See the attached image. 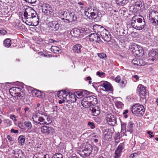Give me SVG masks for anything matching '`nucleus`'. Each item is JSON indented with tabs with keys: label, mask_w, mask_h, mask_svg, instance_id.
I'll return each mask as SVG.
<instances>
[{
	"label": "nucleus",
	"mask_w": 158,
	"mask_h": 158,
	"mask_svg": "<svg viewBox=\"0 0 158 158\" xmlns=\"http://www.w3.org/2000/svg\"><path fill=\"white\" fill-rule=\"evenodd\" d=\"M42 10L43 13L47 14L48 15H53L54 10L52 9L50 5L46 3H44L42 5Z\"/></svg>",
	"instance_id": "f8f14e48"
},
{
	"label": "nucleus",
	"mask_w": 158,
	"mask_h": 158,
	"mask_svg": "<svg viewBox=\"0 0 158 158\" xmlns=\"http://www.w3.org/2000/svg\"><path fill=\"white\" fill-rule=\"evenodd\" d=\"M137 92L140 95L144 96L146 93V88L143 85L139 84L137 88Z\"/></svg>",
	"instance_id": "f3484780"
},
{
	"label": "nucleus",
	"mask_w": 158,
	"mask_h": 158,
	"mask_svg": "<svg viewBox=\"0 0 158 158\" xmlns=\"http://www.w3.org/2000/svg\"><path fill=\"white\" fill-rule=\"evenodd\" d=\"M149 59L153 61L154 60L156 59L158 56L157 52L155 51H151L149 54Z\"/></svg>",
	"instance_id": "a878e982"
},
{
	"label": "nucleus",
	"mask_w": 158,
	"mask_h": 158,
	"mask_svg": "<svg viewBox=\"0 0 158 158\" xmlns=\"http://www.w3.org/2000/svg\"><path fill=\"white\" fill-rule=\"evenodd\" d=\"M12 153L14 154L13 157L15 158H22L24 155L22 150L19 149L13 150Z\"/></svg>",
	"instance_id": "2eb2a0df"
},
{
	"label": "nucleus",
	"mask_w": 158,
	"mask_h": 158,
	"mask_svg": "<svg viewBox=\"0 0 158 158\" xmlns=\"http://www.w3.org/2000/svg\"><path fill=\"white\" fill-rule=\"evenodd\" d=\"M82 46L80 44H77L73 46V51L77 53H80L81 52Z\"/></svg>",
	"instance_id": "7c9ffc66"
},
{
	"label": "nucleus",
	"mask_w": 158,
	"mask_h": 158,
	"mask_svg": "<svg viewBox=\"0 0 158 158\" xmlns=\"http://www.w3.org/2000/svg\"><path fill=\"white\" fill-rule=\"evenodd\" d=\"M62 91L64 95H63L62 94H59V95H58V97L59 98L62 99V97L63 98V99L62 100H60L59 101V104H61L63 103L64 102L65 99H67V97L68 96V95H66V92L65 91H64L63 90H62Z\"/></svg>",
	"instance_id": "c756f323"
},
{
	"label": "nucleus",
	"mask_w": 158,
	"mask_h": 158,
	"mask_svg": "<svg viewBox=\"0 0 158 158\" xmlns=\"http://www.w3.org/2000/svg\"><path fill=\"white\" fill-rule=\"evenodd\" d=\"M11 40L9 39H6L3 42V44L6 47H9L11 45Z\"/></svg>",
	"instance_id": "c9c22d12"
},
{
	"label": "nucleus",
	"mask_w": 158,
	"mask_h": 158,
	"mask_svg": "<svg viewBox=\"0 0 158 158\" xmlns=\"http://www.w3.org/2000/svg\"><path fill=\"white\" fill-rule=\"evenodd\" d=\"M101 86L104 88L106 91H111L112 89V87L110 83L106 81H104Z\"/></svg>",
	"instance_id": "5701e85b"
},
{
	"label": "nucleus",
	"mask_w": 158,
	"mask_h": 158,
	"mask_svg": "<svg viewBox=\"0 0 158 158\" xmlns=\"http://www.w3.org/2000/svg\"><path fill=\"white\" fill-rule=\"evenodd\" d=\"M99 35L105 41L109 42L110 40V34L106 29Z\"/></svg>",
	"instance_id": "ddd939ff"
},
{
	"label": "nucleus",
	"mask_w": 158,
	"mask_h": 158,
	"mask_svg": "<svg viewBox=\"0 0 158 158\" xmlns=\"http://www.w3.org/2000/svg\"><path fill=\"white\" fill-rule=\"evenodd\" d=\"M88 97L91 106L96 105L98 103V100L95 96H88Z\"/></svg>",
	"instance_id": "393cba45"
},
{
	"label": "nucleus",
	"mask_w": 158,
	"mask_h": 158,
	"mask_svg": "<svg viewBox=\"0 0 158 158\" xmlns=\"http://www.w3.org/2000/svg\"><path fill=\"white\" fill-rule=\"evenodd\" d=\"M48 25L50 29L55 31L57 30L59 26L58 22L56 21H53L49 23Z\"/></svg>",
	"instance_id": "412c9836"
},
{
	"label": "nucleus",
	"mask_w": 158,
	"mask_h": 158,
	"mask_svg": "<svg viewBox=\"0 0 158 158\" xmlns=\"http://www.w3.org/2000/svg\"><path fill=\"white\" fill-rule=\"evenodd\" d=\"M80 33V30L77 28H74L70 32L72 36L74 37H77L79 36Z\"/></svg>",
	"instance_id": "cd10ccee"
},
{
	"label": "nucleus",
	"mask_w": 158,
	"mask_h": 158,
	"mask_svg": "<svg viewBox=\"0 0 158 158\" xmlns=\"http://www.w3.org/2000/svg\"><path fill=\"white\" fill-rule=\"evenodd\" d=\"M139 64H140L138 66L144 65L145 64L143 60L139 59Z\"/></svg>",
	"instance_id": "6e6d98bb"
},
{
	"label": "nucleus",
	"mask_w": 158,
	"mask_h": 158,
	"mask_svg": "<svg viewBox=\"0 0 158 158\" xmlns=\"http://www.w3.org/2000/svg\"><path fill=\"white\" fill-rule=\"evenodd\" d=\"M89 40L91 42H97L100 40V38L98 34L93 33L89 35Z\"/></svg>",
	"instance_id": "dca6fc26"
},
{
	"label": "nucleus",
	"mask_w": 158,
	"mask_h": 158,
	"mask_svg": "<svg viewBox=\"0 0 158 158\" xmlns=\"http://www.w3.org/2000/svg\"><path fill=\"white\" fill-rule=\"evenodd\" d=\"M32 93L34 96L37 97H40L42 95L41 91L38 90H33L32 91Z\"/></svg>",
	"instance_id": "473e14b6"
},
{
	"label": "nucleus",
	"mask_w": 158,
	"mask_h": 158,
	"mask_svg": "<svg viewBox=\"0 0 158 158\" xmlns=\"http://www.w3.org/2000/svg\"><path fill=\"white\" fill-rule=\"evenodd\" d=\"M94 30H95V31L97 32V34L99 35L105 29L104 27L102 26L98 25H96L94 26Z\"/></svg>",
	"instance_id": "bb28decb"
},
{
	"label": "nucleus",
	"mask_w": 158,
	"mask_h": 158,
	"mask_svg": "<svg viewBox=\"0 0 158 158\" xmlns=\"http://www.w3.org/2000/svg\"><path fill=\"white\" fill-rule=\"evenodd\" d=\"M97 74L99 77H101L105 73L103 72H100L99 71H98L97 73Z\"/></svg>",
	"instance_id": "13d9d810"
},
{
	"label": "nucleus",
	"mask_w": 158,
	"mask_h": 158,
	"mask_svg": "<svg viewBox=\"0 0 158 158\" xmlns=\"http://www.w3.org/2000/svg\"><path fill=\"white\" fill-rule=\"evenodd\" d=\"M57 41L55 40H54L52 39H49L48 40V42L49 43H53L54 42H56Z\"/></svg>",
	"instance_id": "338daca9"
},
{
	"label": "nucleus",
	"mask_w": 158,
	"mask_h": 158,
	"mask_svg": "<svg viewBox=\"0 0 158 158\" xmlns=\"http://www.w3.org/2000/svg\"><path fill=\"white\" fill-rule=\"evenodd\" d=\"M24 124L28 129H30L32 127L31 123L29 121H25Z\"/></svg>",
	"instance_id": "a19ab883"
},
{
	"label": "nucleus",
	"mask_w": 158,
	"mask_h": 158,
	"mask_svg": "<svg viewBox=\"0 0 158 158\" xmlns=\"http://www.w3.org/2000/svg\"><path fill=\"white\" fill-rule=\"evenodd\" d=\"M77 19L76 16L74 15H72V18L70 20H72L73 21H75Z\"/></svg>",
	"instance_id": "bf43d9fd"
},
{
	"label": "nucleus",
	"mask_w": 158,
	"mask_h": 158,
	"mask_svg": "<svg viewBox=\"0 0 158 158\" xmlns=\"http://www.w3.org/2000/svg\"><path fill=\"white\" fill-rule=\"evenodd\" d=\"M139 59L135 58L133 59L132 61V63L135 65L138 66L139 64Z\"/></svg>",
	"instance_id": "79ce46f5"
},
{
	"label": "nucleus",
	"mask_w": 158,
	"mask_h": 158,
	"mask_svg": "<svg viewBox=\"0 0 158 158\" xmlns=\"http://www.w3.org/2000/svg\"><path fill=\"white\" fill-rule=\"evenodd\" d=\"M24 16L25 19H29L35 25L38 24L39 19L36 11L30 7L25 9Z\"/></svg>",
	"instance_id": "7ed1b4c3"
},
{
	"label": "nucleus",
	"mask_w": 158,
	"mask_h": 158,
	"mask_svg": "<svg viewBox=\"0 0 158 158\" xmlns=\"http://www.w3.org/2000/svg\"><path fill=\"white\" fill-rule=\"evenodd\" d=\"M130 48V50L135 55L138 56L142 55L143 54V48L140 46L134 44Z\"/></svg>",
	"instance_id": "1a4fd4ad"
},
{
	"label": "nucleus",
	"mask_w": 158,
	"mask_h": 158,
	"mask_svg": "<svg viewBox=\"0 0 158 158\" xmlns=\"http://www.w3.org/2000/svg\"><path fill=\"white\" fill-rule=\"evenodd\" d=\"M89 110L94 116H97L100 113V108L96 105L91 106L89 107Z\"/></svg>",
	"instance_id": "4468645a"
},
{
	"label": "nucleus",
	"mask_w": 158,
	"mask_h": 158,
	"mask_svg": "<svg viewBox=\"0 0 158 158\" xmlns=\"http://www.w3.org/2000/svg\"><path fill=\"white\" fill-rule=\"evenodd\" d=\"M88 124L90 127L91 129H93L95 128L94 123L89 122H88Z\"/></svg>",
	"instance_id": "603ef678"
},
{
	"label": "nucleus",
	"mask_w": 158,
	"mask_h": 158,
	"mask_svg": "<svg viewBox=\"0 0 158 158\" xmlns=\"http://www.w3.org/2000/svg\"><path fill=\"white\" fill-rule=\"evenodd\" d=\"M112 135V132L109 129H106L103 130V139L108 140L111 138Z\"/></svg>",
	"instance_id": "a211bd4d"
},
{
	"label": "nucleus",
	"mask_w": 158,
	"mask_h": 158,
	"mask_svg": "<svg viewBox=\"0 0 158 158\" xmlns=\"http://www.w3.org/2000/svg\"><path fill=\"white\" fill-rule=\"evenodd\" d=\"M41 132L46 135H53L55 133L54 129L52 127L44 126L40 128Z\"/></svg>",
	"instance_id": "9d476101"
},
{
	"label": "nucleus",
	"mask_w": 158,
	"mask_h": 158,
	"mask_svg": "<svg viewBox=\"0 0 158 158\" xmlns=\"http://www.w3.org/2000/svg\"><path fill=\"white\" fill-rule=\"evenodd\" d=\"M106 119L109 124L114 126L117 124L116 119L111 114H107L106 117Z\"/></svg>",
	"instance_id": "9b49d317"
},
{
	"label": "nucleus",
	"mask_w": 158,
	"mask_h": 158,
	"mask_svg": "<svg viewBox=\"0 0 158 158\" xmlns=\"http://www.w3.org/2000/svg\"><path fill=\"white\" fill-rule=\"evenodd\" d=\"M116 3L120 6H123L128 2L127 0H115Z\"/></svg>",
	"instance_id": "2f4dec72"
},
{
	"label": "nucleus",
	"mask_w": 158,
	"mask_h": 158,
	"mask_svg": "<svg viewBox=\"0 0 158 158\" xmlns=\"http://www.w3.org/2000/svg\"><path fill=\"white\" fill-rule=\"evenodd\" d=\"M98 148L96 146L94 145L93 146H92V153L91 155L94 156L96 154L98 151Z\"/></svg>",
	"instance_id": "f704fd0d"
},
{
	"label": "nucleus",
	"mask_w": 158,
	"mask_h": 158,
	"mask_svg": "<svg viewBox=\"0 0 158 158\" xmlns=\"http://www.w3.org/2000/svg\"><path fill=\"white\" fill-rule=\"evenodd\" d=\"M115 140L116 141H118L120 138V134L119 132L116 133L114 137Z\"/></svg>",
	"instance_id": "8fccbe9b"
},
{
	"label": "nucleus",
	"mask_w": 158,
	"mask_h": 158,
	"mask_svg": "<svg viewBox=\"0 0 158 158\" xmlns=\"http://www.w3.org/2000/svg\"><path fill=\"white\" fill-rule=\"evenodd\" d=\"M19 143L21 145L23 144L25 140V137L23 135H20L18 138Z\"/></svg>",
	"instance_id": "e433bc0d"
},
{
	"label": "nucleus",
	"mask_w": 158,
	"mask_h": 158,
	"mask_svg": "<svg viewBox=\"0 0 158 158\" xmlns=\"http://www.w3.org/2000/svg\"><path fill=\"white\" fill-rule=\"evenodd\" d=\"M4 122L8 124L9 125H10L12 123L8 119H6L4 121Z\"/></svg>",
	"instance_id": "5fc2aeb1"
},
{
	"label": "nucleus",
	"mask_w": 158,
	"mask_h": 158,
	"mask_svg": "<svg viewBox=\"0 0 158 158\" xmlns=\"http://www.w3.org/2000/svg\"><path fill=\"white\" fill-rule=\"evenodd\" d=\"M145 22L143 21L142 18H139L138 16H135L132 18L131 26L132 27L137 30H140L145 26Z\"/></svg>",
	"instance_id": "20e7f679"
},
{
	"label": "nucleus",
	"mask_w": 158,
	"mask_h": 158,
	"mask_svg": "<svg viewBox=\"0 0 158 158\" xmlns=\"http://www.w3.org/2000/svg\"><path fill=\"white\" fill-rule=\"evenodd\" d=\"M60 16L61 19H64L65 18V19L69 20L72 18V13L69 11H64Z\"/></svg>",
	"instance_id": "aec40b11"
},
{
	"label": "nucleus",
	"mask_w": 158,
	"mask_h": 158,
	"mask_svg": "<svg viewBox=\"0 0 158 158\" xmlns=\"http://www.w3.org/2000/svg\"><path fill=\"white\" fill-rule=\"evenodd\" d=\"M55 157H57L59 158H63L62 155L60 153H57L55 154L54 155Z\"/></svg>",
	"instance_id": "3c124183"
},
{
	"label": "nucleus",
	"mask_w": 158,
	"mask_h": 158,
	"mask_svg": "<svg viewBox=\"0 0 158 158\" xmlns=\"http://www.w3.org/2000/svg\"><path fill=\"white\" fill-rule=\"evenodd\" d=\"M147 133L149 135V137L150 138H152L154 137V135H153V133L150 131H148L147 132Z\"/></svg>",
	"instance_id": "4d7b16f0"
},
{
	"label": "nucleus",
	"mask_w": 158,
	"mask_h": 158,
	"mask_svg": "<svg viewBox=\"0 0 158 158\" xmlns=\"http://www.w3.org/2000/svg\"><path fill=\"white\" fill-rule=\"evenodd\" d=\"M121 132L123 133H125L126 131V124L124 122H121Z\"/></svg>",
	"instance_id": "ea45409f"
},
{
	"label": "nucleus",
	"mask_w": 158,
	"mask_h": 158,
	"mask_svg": "<svg viewBox=\"0 0 158 158\" xmlns=\"http://www.w3.org/2000/svg\"><path fill=\"white\" fill-rule=\"evenodd\" d=\"M6 31L4 29L0 30V34L1 35H5L6 33Z\"/></svg>",
	"instance_id": "864d4df0"
},
{
	"label": "nucleus",
	"mask_w": 158,
	"mask_h": 158,
	"mask_svg": "<svg viewBox=\"0 0 158 158\" xmlns=\"http://www.w3.org/2000/svg\"><path fill=\"white\" fill-rule=\"evenodd\" d=\"M7 139L9 141H11L12 140V138L11 136L9 135H8L7 136Z\"/></svg>",
	"instance_id": "774afa93"
},
{
	"label": "nucleus",
	"mask_w": 158,
	"mask_h": 158,
	"mask_svg": "<svg viewBox=\"0 0 158 158\" xmlns=\"http://www.w3.org/2000/svg\"><path fill=\"white\" fill-rule=\"evenodd\" d=\"M69 99L67 100L69 103H72L75 102L77 100V96L75 94H71L69 95Z\"/></svg>",
	"instance_id": "c85d7f7f"
},
{
	"label": "nucleus",
	"mask_w": 158,
	"mask_h": 158,
	"mask_svg": "<svg viewBox=\"0 0 158 158\" xmlns=\"http://www.w3.org/2000/svg\"><path fill=\"white\" fill-rule=\"evenodd\" d=\"M21 90L19 88L13 87L10 89V92L16 99L19 100H22L25 98V94L22 92H19Z\"/></svg>",
	"instance_id": "39448f33"
},
{
	"label": "nucleus",
	"mask_w": 158,
	"mask_h": 158,
	"mask_svg": "<svg viewBox=\"0 0 158 158\" xmlns=\"http://www.w3.org/2000/svg\"><path fill=\"white\" fill-rule=\"evenodd\" d=\"M148 10L149 19L153 23L158 24V12L149 9Z\"/></svg>",
	"instance_id": "6e6552de"
},
{
	"label": "nucleus",
	"mask_w": 158,
	"mask_h": 158,
	"mask_svg": "<svg viewBox=\"0 0 158 158\" xmlns=\"http://www.w3.org/2000/svg\"><path fill=\"white\" fill-rule=\"evenodd\" d=\"M25 1L26 2H27L28 3H34L36 1V0H26Z\"/></svg>",
	"instance_id": "e2e57ef3"
},
{
	"label": "nucleus",
	"mask_w": 158,
	"mask_h": 158,
	"mask_svg": "<svg viewBox=\"0 0 158 158\" xmlns=\"http://www.w3.org/2000/svg\"><path fill=\"white\" fill-rule=\"evenodd\" d=\"M110 78L115 80L117 83H119L121 80L120 77L119 76H118L115 78L114 77H111Z\"/></svg>",
	"instance_id": "49530a36"
},
{
	"label": "nucleus",
	"mask_w": 158,
	"mask_h": 158,
	"mask_svg": "<svg viewBox=\"0 0 158 158\" xmlns=\"http://www.w3.org/2000/svg\"><path fill=\"white\" fill-rule=\"evenodd\" d=\"M92 145L87 143L85 147L80 150L79 152V155L82 157L85 158L91 155Z\"/></svg>",
	"instance_id": "0eeeda50"
},
{
	"label": "nucleus",
	"mask_w": 158,
	"mask_h": 158,
	"mask_svg": "<svg viewBox=\"0 0 158 158\" xmlns=\"http://www.w3.org/2000/svg\"><path fill=\"white\" fill-rule=\"evenodd\" d=\"M51 49L52 52L56 53L60 52V51L59 48L56 46H52Z\"/></svg>",
	"instance_id": "4c0bfd02"
},
{
	"label": "nucleus",
	"mask_w": 158,
	"mask_h": 158,
	"mask_svg": "<svg viewBox=\"0 0 158 158\" xmlns=\"http://www.w3.org/2000/svg\"><path fill=\"white\" fill-rule=\"evenodd\" d=\"M127 81L125 79H122L121 81V84H120L121 87L122 88H124L127 84Z\"/></svg>",
	"instance_id": "c03bdc74"
},
{
	"label": "nucleus",
	"mask_w": 158,
	"mask_h": 158,
	"mask_svg": "<svg viewBox=\"0 0 158 158\" xmlns=\"http://www.w3.org/2000/svg\"><path fill=\"white\" fill-rule=\"evenodd\" d=\"M127 10L126 9L125 7H122L119 10V13L123 15H124V14L126 12Z\"/></svg>",
	"instance_id": "de8ad7c7"
},
{
	"label": "nucleus",
	"mask_w": 158,
	"mask_h": 158,
	"mask_svg": "<svg viewBox=\"0 0 158 158\" xmlns=\"http://www.w3.org/2000/svg\"><path fill=\"white\" fill-rule=\"evenodd\" d=\"M143 4V2L142 0H136L134 6L136 7H141Z\"/></svg>",
	"instance_id": "72a5a7b5"
},
{
	"label": "nucleus",
	"mask_w": 158,
	"mask_h": 158,
	"mask_svg": "<svg viewBox=\"0 0 158 158\" xmlns=\"http://www.w3.org/2000/svg\"><path fill=\"white\" fill-rule=\"evenodd\" d=\"M10 131L11 133H13L15 134H17L19 132V131L18 130H14L13 129H11Z\"/></svg>",
	"instance_id": "0e129e2a"
},
{
	"label": "nucleus",
	"mask_w": 158,
	"mask_h": 158,
	"mask_svg": "<svg viewBox=\"0 0 158 158\" xmlns=\"http://www.w3.org/2000/svg\"><path fill=\"white\" fill-rule=\"evenodd\" d=\"M115 106L117 108H120L123 106V104L121 102L117 101L115 102Z\"/></svg>",
	"instance_id": "37998d69"
},
{
	"label": "nucleus",
	"mask_w": 158,
	"mask_h": 158,
	"mask_svg": "<svg viewBox=\"0 0 158 158\" xmlns=\"http://www.w3.org/2000/svg\"><path fill=\"white\" fill-rule=\"evenodd\" d=\"M83 31H84V32L85 33H89L91 31L89 30V29L88 28H86V29H84V30H83Z\"/></svg>",
	"instance_id": "69168bd1"
},
{
	"label": "nucleus",
	"mask_w": 158,
	"mask_h": 158,
	"mask_svg": "<svg viewBox=\"0 0 158 158\" xmlns=\"http://www.w3.org/2000/svg\"><path fill=\"white\" fill-rule=\"evenodd\" d=\"M89 94V92L85 90H81L76 92L75 95H76V96H77L78 97V98H81L86 95H88Z\"/></svg>",
	"instance_id": "b1692460"
},
{
	"label": "nucleus",
	"mask_w": 158,
	"mask_h": 158,
	"mask_svg": "<svg viewBox=\"0 0 158 158\" xmlns=\"http://www.w3.org/2000/svg\"><path fill=\"white\" fill-rule=\"evenodd\" d=\"M36 113L32 117L33 120L37 124L43 125L48 124L52 122V120L47 114L44 112L40 108H37L36 109Z\"/></svg>",
	"instance_id": "f257e3e1"
},
{
	"label": "nucleus",
	"mask_w": 158,
	"mask_h": 158,
	"mask_svg": "<svg viewBox=\"0 0 158 158\" xmlns=\"http://www.w3.org/2000/svg\"><path fill=\"white\" fill-rule=\"evenodd\" d=\"M141 154V152L140 151H138L136 152H135L134 153L131 154L130 155V158H133L135 156H136L138 155H139Z\"/></svg>",
	"instance_id": "a18cd8bd"
},
{
	"label": "nucleus",
	"mask_w": 158,
	"mask_h": 158,
	"mask_svg": "<svg viewBox=\"0 0 158 158\" xmlns=\"http://www.w3.org/2000/svg\"><path fill=\"white\" fill-rule=\"evenodd\" d=\"M10 118L13 120L15 122L17 121V119L16 118V117L14 115H11L10 116Z\"/></svg>",
	"instance_id": "052dcab7"
},
{
	"label": "nucleus",
	"mask_w": 158,
	"mask_h": 158,
	"mask_svg": "<svg viewBox=\"0 0 158 158\" xmlns=\"http://www.w3.org/2000/svg\"><path fill=\"white\" fill-rule=\"evenodd\" d=\"M134 126V124L131 122H129L127 126V131L129 132H131L132 131Z\"/></svg>",
	"instance_id": "58836bf2"
},
{
	"label": "nucleus",
	"mask_w": 158,
	"mask_h": 158,
	"mask_svg": "<svg viewBox=\"0 0 158 158\" xmlns=\"http://www.w3.org/2000/svg\"><path fill=\"white\" fill-rule=\"evenodd\" d=\"M84 15L88 19H94L97 21H100L102 16L101 13L99 12L96 7L90 5L85 7Z\"/></svg>",
	"instance_id": "f03ea898"
},
{
	"label": "nucleus",
	"mask_w": 158,
	"mask_h": 158,
	"mask_svg": "<svg viewBox=\"0 0 158 158\" xmlns=\"http://www.w3.org/2000/svg\"><path fill=\"white\" fill-rule=\"evenodd\" d=\"M145 111L144 107L139 103L133 105L131 108L132 113L138 116H142L144 113Z\"/></svg>",
	"instance_id": "423d86ee"
},
{
	"label": "nucleus",
	"mask_w": 158,
	"mask_h": 158,
	"mask_svg": "<svg viewBox=\"0 0 158 158\" xmlns=\"http://www.w3.org/2000/svg\"><path fill=\"white\" fill-rule=\"evenodd\" d=\"M123 144H120L118 147L117 148L116 150L114 153L115 156L114 158H118L121 156V153L123 148Z\"/></svg>",
	"instance_id": "6ab92c4d"
},
{
	"label": "nucleus",
	"mask_w": 158,
	"mask_h": 158,
	"mask_svg": "<svg viewBox=\"0 0 158 158\" xmlns=\"http://www.w3.org/2000/svg\"><path fill=\"white\" fill-rule=\"evenodd\" d=\"M98 56L101 59H105L106 57V55L103 53H98Z\"/></svg>",
	"instance_id": "09e8293b"
},
{
	"label": "nucleus",
	"mask_w": 158,
	"mask_h": 158,
	"mask_svg": "<svg viewBox=\"0 0 158 158\" xmlns=\"http://www.w3.org/2000/svg\"><path fill=\"white\" fill-rule=\"evenodd\" d=\"M81 103L82 106L85 108H88L91 106L87 95L82 99Z\"/></svg>",
	"instance_id": "4be33fe9"
},
{
	"label": "nucleus",
	"mask_w": 158,
	"mask_h": 158,
	"mask_svg": "<svg viewBox=\"0 0 158 158\" xmlns=\"http://www.w3.org/2000/svg\"><path fill=\"white\" fill-rule=\"evenodd\" d=\"M78 4L81 6L80 7L81 9H83L84 8L83 6L84 5V3L80 2L78 3Z\"/></svg>",
	"instance_id": "680f3d73"
}]
</instances>
